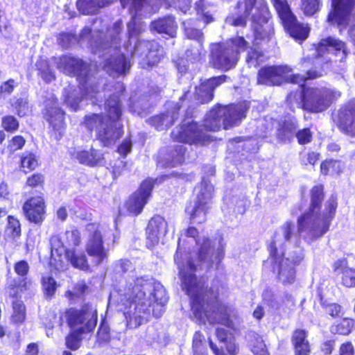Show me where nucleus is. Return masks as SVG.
<instances>
[{
  "label": "nucleus",
  "instance_id": "31",
  "mask_svg": "<svg viewBox=\"0 0 355 355\" xmlns=\"http://www.w3.org/2000/svg\"><path fill=\"white\" fill-rule=\"evenodd\" d=\"M256 0H239L237 4V17L229 16L226 18V24L234 26H245L246 18L250 15Z\"/></svg>",
  "mask_w": 355,
  "mask_h": 355
},
{
  "label": "nucleus",
  "instance_id": "30",
  "mask_svg": "<svg viewBox=\"0 0 355 355\" xmlns=\"http://www.w3.org/2000/svg\"><path fill=\"white\" fill-rule=\"evenodd\" d=\"M50 242L51 245L56 249L66 247L74 248L80 243V234L76 229L67 230L60 234L51 236Z\"/></svg>",
  "mask_w": 355,
  "mask_h": 355
},
{
  "label": "nucleus",
  "instance_id": "48",
  "mask_svg": "<svg viewBox=\"0 0 355 355\" xmlns=\"http://www.w3.org/2000/svg\"><path fill=\"white\" fill-rule=\"evenodd\" d=\"M322 6V0H301L300 9L306 17H312L318 13Z\"/></svg>",
  "mask_w": 355,
  "mask_h": 355
},
{
  "label": "nucleus",
  "instance_id": "40",
  "mask_svg": "<svg viewBox=\"0 0 355 355\" xmlns=\"http://www.w3.org/2000/svg\"><path fill=\"white\" fill-rule=\"evenodd\" d=\"M64 254L67 259L74 268L82 270L87 269V260L83 252H79L75 248H67L64 250Z\"/></svg>",
  "mask_w": 355,
  "mask_h": 355
},
{
  "label": "nucleus",
  "instance_id": "3",
  "mask_svg": "<svg viewBox=\"0 0 355 355\" xmlns=\"http://www.w3.org/2000/svg\"><path fill=\"white\" fill-rule=\"evenodd\" d=\"M323 199V187H314L311 190V203L307 212L298 218L299 230L306 236L321 237L329 228L337 207L336 199L331 196L326 202L322 214L319 213L320 203Z\"/></svg>",
  "mask_w": 355,
  "mask_h": 355
},
{
  "label": "nucleus",
  "instance_id": "35",
  "mask_svg": "<svg viewBox=\"0 0 355 355\" xmlns=\"http://www.w3.org/2000/svg\"><path fill=\"white\" fill-rule=\"evenodd\" d=\"M19 166L21 171L27 174L37 169L40 166V163L35 153L26 151L19 155Z\"/></svg>",
  "mask_w": 355,
  "mask_h": 355
},
{
  "label": "nucleus",
  "instance_id": "10",
  "mask_svg": "<svg viewBox=\"0 0 355 355\" xmlns=\"http://www.w3.org/2000/svg\"><path fill=\"white\" fill-rule=\"evenodd\" d=\"M292 69L285 65L269 66L259 69L257 75V83L268 86L280 85L284 82L300 84L306 80L315 79L322 76V72L315 69H309L306 75H289Z\"/></svg>",
  "mask_w": 355,
  "mask_h": 355
},
{
  "label": "nucleus",
  "instance_id": "49",
  "mask_svg": "<svg viewBox=\"0 0 355 355\" xmlns=\"http://www.w3.org/2000/svg\"><path fill=\"white\" fill-rule=\"evenodd\" d=\"M6 231L12 239L19 238L21 235V227L19 220L12 215L7 216Z\"/></svg>",
  "mask_w": 355,
  "mask_h": 355
},
{
  "label": "nucleus",
  "instance_id": "28",
  "mask_svg": "<svg viewBox=\"0 0 355 355\" xmlns=\"http://www.w3.org/2000/svg\"><path fill=\"white\" fill-rule=\"evenodd\" d=\"M338 125L346 135L355 137V100L349 102L339 111Z\"/></svg>",
  "mask_w": 355,
  "mask_h": 355
},
{
  "label": "nucleus",
  "instance_id": "29",
  "mask_svg": "<svg viewBox=\"0 0 355 355\" xmlns=\"http://www.w3.org/2000/svg\"><path fill=\"white\" fill-rule=\"evenodd\" d=\"M64 315L66 322L71 330L84 328L85 331H89V320H87V311L69 308L65 310Z\"/></svg>",
  "mask_w": 355,
  "mask_h": 355
},
{
  "label": "nucleus",
  "instance_id": "12",
  "mask_svg": "<svg viewBox=\"0 0 355 355\" xmlns=\"http://www.w3.org/2000/svg\"><path fill=\"white\" fill-rule=\"evenodd\" d=\"M299 236H302L307 241H313L318 237L311 238L306 236L305 233L299 230V223L297 222V228L293 222L286 221L275 232L272 241L269 245V250L271 257L277 255V249H284L287 243H296Z\"/></svg>",
  "mask_w": 355,
  "mask_h": 355
},
{
  "label": "nucleus",
  "instance_id": "52",
  "mask_svg": "<svg viewBox=\"0 0 355 355\" xmlns=\"http://www.w3.org/2000/svg\"><path fill=\"white\" fill-rule=\"evenodd\" d=\"M12 108L15 110L16 115L20 118L27 116L29 111V103L27 98H18L11 103Z\"/></svg>",
  "mask_w": 355,
  "mask_h": 355
},
{
  "label": "nucleus",
  "instance_id": "32",
  "mask_svg": "<svg viewBox=\"0 0 355 355\" xmlns=\"http://www.w3.org/2000/svg\"><path fill=\"white\" fill-rule=\"evenodd\" d=\"M46 181L45 174L34 172L26 177L24 188L28 190L30 196H35L45 190Z\"/></svg>",
  "mask_w": 355,
  "mask_h": 355
},
{
  "label": "nucleus",
  "instance_id": "11",
  "mask_svg": "<svg viewBox=\"0 0 355 355\" xmlns=\"http://www.w3.org/2000/svg\"><path fill=\"white\" fill-rule=\"evenodd\" d=\"M44 120L49 125V135L51 138L59 141L65 133L67 123L66 112L59 106L58 100L52 98L44 105L42 111Z\"/></svg>",
  "mask_w": 355,
  "mask_h": 355
},
{
  "label": "nucleus",
  "instance_id": "53",
  "mask_svg": "<svg viewBox=\"0 0 355 355\" xmlns=\"http://www.w3.org/2000/svg\"><path fill=\"white\" fill-rule=\"evenodd\" d=\"M354 322L352 319L343 318L340 322L333 325L331 332L341 335H348L352 330Z\"/></svg>",
  "mask_w": 355,
  "mask_h": 355
},
{
  "label": "nucleus",
  "instance_id": "24",
  "mask_svg": "<svg viewBox=\"0 0 355 355\" xmlns=\"http://www.w3.org/2000/svg\"><path fill=\"white\" fill-rule=\"evenodd\" d=\"M262 296L264 304L274 313H286L295 306L294 297L287 293L282 296H277L271 289L266 288Z\"/></svg>",
  "mask_w": 355,
  "mask_h": 355
},
{
  "label": "nucleus",
  "instance_id": "33",
  "mask_svg": "<svg viewBox=\"0 0 355 355\" xmlns=\"http://www.w3.org/2000/svg\"><path fill=\"white\" fill-rule=\"evenodd\" d=\"M150 28L159 33L166 34L170 37H175L177 33L178 26L175 18L168 16L153 21L150 24Z\"/></svg>",
  "mask_w": 355,
  "mask_h": 355
},
{
  "label": "nucleus",
  "instance_id": "43",
  "mask_svg": "<svg viewBox=\"0 0 355 355\" xmlns=\"http://www.w3.org/2000/svg\"><path fill=\"white\" fill-rule=\"evenodd\" d=\"M41 285L44 296L46 300H51L55 297L58 284L51 275L43 276L41 278Z\"/></svg>",
  "mask_w": 355,
  "mask_h": 355
},
{
  "label": "nucleus",
  "instance_id": "27",
  "mask_svg": "<svg viewBox=\"0 0 355 355\" xmlns=\"http://www.w3.org/2000/svg\"><path fill=\"white\" fill-rule=\"evenodd\" d=\"M168 232V224L161 216L153 217L148 222L146 228V245L152 248L157 245L159 239L164 237Z\"/></svg>",
  "mask_w": 355,
  "mask_h": 355
},
{
  "label": "nucleus",
  "instance_id": "47",
  "mask_svg": "<svg viewBox=\"0 0 355 355\" xmlns=\"http://www.w3.org/2000/svg\"><path fill=\"white\" fill-rule=\"evenodd\" d=\"M130 63L126 58L123 55L120 54L109 62L107 70L110 69L116 74L121 75L125 73L126 71L130 69Z\"/></svg>",
  "mask_w": 355,
  "mask_h": 355
},
{
  "label": "nucleus",
  "instance_id": "56",
  "mask_svg": "<svg viewBox=\"0 0 355 355\" xmlns=\"http://www.w3.org/2000/svg\"><path fill=\"white\" fill-rule=\"evenodd\" d=\"M110 328L107 324L103 322L97 332V341L96 343L99 346L107 343L110 341Z\"/></svg>",
  "mask_w": 355,
  "mask_h": 355
},
{
  "label": "nucleus",
  "instance_id": "55",
  "mask_svg": "<svg viewBox=\"0 0 355 355\" xmlns=\"http://www.w3.org/2000/svg\"><path fill=\"white\" fill-rule=\"evenodd\" d=\"M263 53L256 49H250L246 57V62L250 67H256L263 61Z\"/></svg>",
  "mask_w": 355,
  "mask_h": 355
},
{
  "label": "nucleus",
  "instance_id": "21",
  "mask_svg": "<svg viewBox=\"0 0 355 355\" xmlns=\"http://www.w3.org/2000/svg\"><path fill=\"white\" fill-rule=\"evenodd\" d=\"M153 186V179H147L142 182L138 190L130 197L125 204L130 214L137 216L142 211L151 195Z\"/></svg>",
  "mask_w": 355,
  "mask_h": 355
},
{
  "label": "nucleus",
  "instance_id": "17",
  "mask_svg": "<svg viewBox=\"0 0 355 355\" xmlns=\"http://www.w3.org/2000/svg\"><path fill=\"white\" fill-rule=\"evenodd\" d=\"M172 136L180 142L190 144L205 145L212 141V137L204 131L202 125L193 121L173 130Z\"/></svg>",
  "mask_w": 355,
  "mask_h": 355
},
{
  "label": "nucleus",
  "instance_id": "38",
  "mask_svg": "<svg viewBox=\"0 0 355 355\" xmlns=\"http://www.w3.org/2000/svg\"><path fill=\"white\" fill-rule=\"evenodd\" d=\"M218 107L212 108L206 115L203 127L205 130L210 132H216L220 129L223 126V119L220 114H218Z\"/></svg>",
  "mask_w": 355,
  "mask_h": 355
},
{
  "label": "nucleus",
  "instance_id": "8",
  "mask_svg": "<svg viewBox=\"0 0 355 355\" xmlns=\"http://www.w3.org/2000/svg\"><path fill=\"white\" fill-rule=\"evenodd\" d=\"M248 43L243 37H236L224 43L213 44L211 61L214 68L227 71L234 68L239 54L245 51Z\"/></svg>",
  "mask_w": 355,
  "mask_h": 355
},
{
  "label": "nucleus",
  "instance_id": "7",
  "mask_svg": "<svg viewBox=\"0 0 355 355\" xmlns=\"http://www.w3.org/2000/svg\"><path fill=\"white\" fill-rule=\"evenodd\" d=\"M60 64L64 69L76 76L80 95L75 90L68 92L64 97L66 105L76 112L80 108V103L89 94V71L86 64L82 60L64 55L60 60Z\"/></svg>",
  "mask_w": 355,
  "mask_h": 355
},
{
  "label": "nucleus",
  "instance_id": "15",
  "mask_svg": "<svg viewBox=\"0 0 355 355\" xmlns=\"http://www.w3.org/2000/svg\"><path fill=\"white\" fill-rule=\"evenodd\" d=\"M252 27L256 45L261 41L270 40L274 34L273 25L270 21V13L263 2L260 3L259 7L256 8V12L252 15Z\"/></svg>",
  "mask_w": 355,
  "mask_h": 355
},
{
  "label": "nucleus",
  "instance_id": "46",
  "mask_svg": "<svg viewBox=\"0 0 355 355\" xmlns=\"http://www.w3.org/2000/svg\"><path fill=\"white\" fill-rule=\"evenodd\" d=\"M88 289V286L85 281H79L73 286L72 290H68L65 292V297L70 302H74L78 299L85 297V293Z\"/></svg>",
  "mask_w": 355,
  "mask_h": 355
},
{
  "label": "nucleus",
  "instance_id": "54",
  "mask_svg": "<svg viewBox=\"0 0 355 355\" xmlns=\"http://www.w3.org/2000/svg\"><path fill=\"white\" fill-rule=\"evenodd\" d=\"M26 142V139L22 135H15L8 141L6 146L7 150L10 153H14L16 151L21 150L25 146Z\"/></svg>",
  "mask_w": 355,
  "mask_h": 355
},
{
  "label": "nucleus",
  "instance_id": "59",
  "mask_svg": "<svg viewBox=\"0 0 355 355\" xmlns=\"http://www.w3.org/2000/svg\"><path fill=\"white\" fill-rule=\"evenodd\" d=\"M58 42L62 47L67 49L71 46V44L76 40V36L70 33L62 32L60 33L58 38Z\"/></svg>",
  "mask_w": 355,
  "mask_h": 355
},
{
  "label": "nucleus",
  "instance_id": "4",
  "mask_svg": "<svg viewBox=\"0 0 355 355\" xmlns=\"http://www.w3.org/2000/svg\"><path fill=\"white\" fill-rule=\"evenodd\" d=\"M304 83L297 84L300 88L299 92L295 94L291 93L288 96L287 101L289 104L294 105L293 101L295 98L297 107H302L311 112H320L327 110L340 96V92L330 87L305 88Z\"/></svg>",
  "mask_w": 355,
  "mask_h": 355
},
{
  "label": "nucleus",
  "instance_id": "26",
  "mask_svg": "<svg viewBox=\"0 0 355 355\" xmlns=\"http://www.w3.org/2000/svg\"><path fill=\"white\" fill-rule=\"evenodd\" d=\"M227 78L225 75L212 77L196 87L193 96L196 103L204 104L212 101L214 89L225 83Z\"/></svg>",
  "mask_w": 355,
  "mask_h": 355
},
{
  "label": "nucleus",
  "instance_id": "44",
  "mask_svg": "<svg viewBox=\"0 0 355 355\" xmlns=\"http://www.w3.org/2000/svg\"><path fill=\"white\" fill-rule=\"evenodd\" d=\"M247 338L252 348V352L255 355H268L266 345L259 335L250 331L248 334Z\"/></svg>",
  "mask_w": 355,
  "mask_h": 355
},
{
  "label": "nucleus",
  "instance_id": "22",
  "mask_svg": "<svg viewBox=\"0 0 355 355\" xmlns=\"http://www.w3.org/2000/svg\"><path fill=\"white\" fill-rule=\"evenodd\" d=\"M275 260V265L273 267L274 272L277 273V278L284 285L292 284L295 280V265L298 264L302 259V255L296 258L292 257V261L289 258L276 257L273 256Z\"/></svg>",
  "mask_w": 355,
  "mask_h": 355
},
{
  "label": "nucleus",
  "instance_id": "42",
  "mask_svg": "<svg viewBox=\"0 0 355 355\" xmlns=\"http://www.w3.org/2000/svg\"><path fill=\"white\" fill-rule=\"evenodd\" d=\"M88 331H85L84 328L80 327L76 330H71L65 337L66 347L72 350L76 351L80 348L83 335Z\"/></svg>",
  "mask_w": 355,
  "mask_h": 355
},
{
  "label": "nucleus",
  "instance_id": "1",
  "mask_svg": "<svg viewBox=\"0 0 355 355\" xmlns=\"http://www.w3.org/2000/svg\"><path fill=\"white\" fill-rule=\"evenodd\" d=\"M180 275L182 288L186 291L191 300V311L199 322H205L207 320L209 323H219L227 327L235 328L239 319L234 311L216 300V294L211 289L205 286L203 277L197 279L193 272L197 266L193 261H189L187 266L179 263Z\"/></svg>",
  "mask_w": 355,
  "mask_h": 355
},
{
  "label": "nucleus",
  "instance_id": "16",
  "mask_svg": "<svg viewBox=\"0 0 355 355\" xmlns=\"http://www.w3.org/2000/svg\"><path fill=\"white\" fill-rule=\"evenodd\" d=\"M214 187L206 181L201 182L194 205L188 206L186 212L193 223H202L206 220L207 205L213 197Z\"/></svg>",
  "mask_w": 355,
  "mask_h": 355
},
{
  "label": "nucleus",
  "instance_id": "41",
  "mask_svg": "<svg viewBox=\"0 0 355 355\" xmlns=\"http://www.w3.org/2000/svg\"><path fill=\"white\" fill-rule=\"evenodd\" d=\"M198 20L189 19L183 22L184 33L189 40H193L199 42H203L204 36L200 29L198 28Z\"/></svg>",
  "mask_w": 355,
  "mask_h": 355
},
{
  "label": "nucleus",
  "instance_id": "45",
  "mask_svg": "<svg viewBox=\"0 0 355 355\" xmlns=\"http://www.w3.org/2000/svg\"><path fill=\"white\" fill-rule=\"evenodd\" d=\"M36 67L38 71V76L46 83H50L55 80V76L51 69L49 62L46 60L40 59L36 62Z\"/></svg>",
  "mask_w": 355,
  "mask_h": 355
},
{
  "label": "nucleus",
  "instance_id": "50",
  "mask_svg": "<svg viewBox=\"0 0 355 355\" xmlns=\"http://www.w3.org/2000/svg\"><path fill=\"white\" fill-rule=\"evenodd\" d=\"M178 118V114L173 112L171 116L168 114H164L161 116H155L152 121L157 125V129L163 130L164 128H168L172 125L175 120Z\"/></svg>",
  "mask_w": 355,
  "mask_h": 355
},
{
  "label": "nucleus",
  "instance_id": "57",
  "mask_svg": "<svg viewBox=\"0 0 355 355\" xmlns=\"http://www.w3.org/2000/svg\"><path fill=\"white\" fill-rule=\"evenodd\" d=\"M123 6L130 5V9L131 12L134 10L135 12V15H137V12L141 11L143 8H146L147 3L146 0H120Z\"/></svg>",
  "mask_w": 355,
  "mask_h": 355
},
{
  "label": "nucleus",
  "instance_id": "19",
  "mask_svg": "<svg viewBox=\"0 0 355 355\" xmlns=\"http://www.w3.org/2000/svg\"><path fill=\"white\" fill-rule=\"evenodd\" d=\"M161 55L159 44L155 41H138L132 53L134 58H139L142 60L139 62L142 68H145L146 65L154 66L159 61Z\"/></svg>",
  "mask_w": 355,
  "mask_h": 355
},
{
  "label": "nucleus",
  "instance_id": "51",
  "mask_svg": "<svg viewBox=\"0 0 355 355\" xmlns=\"http://www.w3.org/2000/svg\"><path fill=\"white\" fill-rule=\"evenodd\" d=\"M1 125L4 131L13 134L19 128V122L13 115L7 114L1 118Z\"/></svg>",
  "mask_w": 355,
  "mask_h": 355
},
{
  "label": "nucleus",
  "instance_id": "6",
  "mask_svg": "<svg viewBox=\"0 0 355 355\" xmlns=\"http://www.w3.org/2000/svg\"><path fill=\"white\" fill-rule=\"evenodd\" d=\"M199 232L194 227H188L184 232H182L178 243V250L181 245H184L187 239L193 241L196 244L200 245L198 254V261L201 268H210L214 265L218 266L224 257V245L220 239L216 246L215 242H212L209 239L204 238L202 243H200V239L198 236Z\"/></svg>",
  "mask_w": 355,
  "mask_h": 355
},
{
  "label": "nucleus",
  "instance_id": "14",
  "mask_svg": "<svg viewBox=\"0 0 355 355\" xmlns=\"http://www.w3.org/2000/svg\"><path fill=\"white\" fill-rule=\"evenodd\" d=\"M24 218L30 223L40 226L46 218L47 203L44 192L29 196L22 205Z\"/></svg>",
  "mask_w": 355,
  "mask_h": 355
},
{
  "label": "nucleus",
  "instance_id": "23",
  "mask_svg": "<svg viewBox=\"0 0 355 355\" xmlns=\"http://www.w3.org/2000/svg\"><path fill=\"white\" fill-rule=\"evenodd\" d=\"M224 129H229L239 125L245 118L249 107L246 103L231 105L228 106H218Z\"/></svg>",
  "mask_w": 355,
  "mask_h": 355
},
{
  "label": "nucleus",
  "instance_id": "25",
  "mask_svg": "<svg viewBox=\"0 0 355 355\" xmlns=\"http://www.w3.org/2000/svg\"><path fill=\"white\" fill-rule=\"evenodd\" d=\"M318 55L323 57L331 54L336 57V60L343 62L347 55V49L344 42L333 37L322 39L316 49Z\"/></svg>",
  "mask_w": 355,
  "mask_h": 355
},
{
  "label": "nucleus",
  "instance_id": "58",
  "mask_svg": "<svg viewBox=\"0 0 355 355\" xmlns=\"http://www.w3.org/2000/svg\"><path fill=\"white\" fill-rule=\"evenodd\" d=\"M295 135L297 141L301 145L309 144L312 141L313 132L309 128H303L298 132H295Z\"/></svg>",
  "mask_w": 355,
  "mask_h": 355
},
{
  "label": "nucleus",
  "instance_id": "64",
  "mask_svg": "<svg viewBox=\"0 0 355 355\" xmlns=\"http://www.w3.org/2000/svg\"><path fill=\"white\" fill-rule=\"evenodd\" d=\"M128 29L130 37H132L140 34L143 28L141 24L136 23L135 17H133L132 21L128 24Z\"/></svg>",
  "mask_w": 355,
  "mask_h": 355
},
{
  "label": "nucleus",
  "instance_id": "5",
  "mask_svg": "<svg viewBox=\"0 0 355 355\" xmlns=\"http://www.w3.org/2000/svg\"><path fill=\"white\" fill-rule=\"evenodd\" d=\"M107 116L100 115L90 116V124L97 121L100 123L101 130L98 131V137L105 146H110L115 143L123 134V125L119 122L121 116L120 100L118 95H112L105 103Z\"/></svg>",
  "mask_w": 355,
  "mask_h": 355
},
{
  "label": "nucleus",
  "instance_id": "2",
  "mask_svg": "<svg viewBox=\"0 0 355 355\" xmlns=\"http://www.w3.org/2000/svg\"><path fill=\"white\" fill-rule=\"evenodd\" d=\"M134 284L128 292H113L109 299V305L117 302L130 329L137 328L149 319L154 304L162 308L168 301L165 288L153 278L137 277Z\"/></svg>",
  "mask_w": 355,
  "mask_h": 355
},
{
  "label": "nucleus",
  "instance_id": "61",
  "mask_svg": "<svg viewBox=\"0 0 355 355\" xmlns=\"http://www.w3.org/2000/svg\"><path fill=\"white\" fill-rule=\"evenodd\" d=\"M17 84L12 78H10L6 81L3 82L0 85V94L1 95H10L11 94Z\"/></svg>",
  "mask_w": 355,
  "mask_h": 355
},
{
  "label": "nucleus",
  "instance_id": "62",
  "mask_svg": "<svg viewBox=\"0 0 355 355\" xmlns=\"http://www.w3.org/2000/svg\"><path fill=\"white\" fill-rule=\"evenodd\" d=\"M343 284L347 287L355 286V270L347 268L343 271Z\"/></svg>",
  "mask_w": 355,
  "mask_h": 355
},
{
  "label": "nucleus",
  "instance_id": "63",
  "mask_svg": "<svg viewBox=\"0 0 355 355\" xmlns=\"http://www.w3.org/2000/svg\"><path fill=\"white\" fill-rule=\"evenodd\" d=\"M187 56L191 58V60H199L202 55H205V51L202 46V42H199L196 48L188 49L186 51Z\"/></svg>",
  "mask_w": 355,
  "mask_h": 355
},
{
  "label": "nucleus",
  "instance_id": "18",
  "mask_svg": "<svg viewBox=\"0 0 355 355\" xmlns=\"http://www.w3.org/2000/svg\"><path fill=\"white\" fill-rule=\"evenodd\" d=\"M14 270L20 277V279L7 286L6 289L9 293L10 297H17L18 291L21 293L31 291L35 286L33 279L27 277L30 266L26 260L22 259L16 261L14 263Z\"/></svg>",
  "mask_w": 355,
  "mask_h": 355
},
{
  "label": "nucleus",
  "instance_id": "34",
  "mask_svg": "<svg viewBox=\"0 0 355 355\" xmlns=\"http://www.w3.org/2000/svg\"><path fill=\"white\" fill-rule=\"evenodd\" d=\"M277 123V139L282 143L291 142L295 136L297 125L292 120L275 121Z\"/></svg>",
  "mask_w": 355,
  "mask_h": 355
},
{
  "label": "nucleus",
  "instance_id": "60",
  "mask_svg": "<svg viewBox=\"0 0 355 355\" xmlns=\"http://www.w3.org/2000/svg\"><path fill=\"white\" fill-rule=\"evenodd\" d=\"M274 123L266 119L259 122L258 128L260 130L257 132V136L261 138H266L270 133Z\"/></svg>",
  "mask_w": 355,
  "mask_h": 355
},
{
  "label": "nucleus",
  "instance_id": "13",
  "mask_svg": "<svg viewBox=\"0 0 355 355\" xmlns=\"http://www.w3.org/2000/svg\"><path fill=\"white\" fill-rule=\"evenodd\" d=\"M284 28L290 35L297 40H304L309 34V31L303 24L297 21L286 0H272Z\"/></svg>",
  "mask_w": 355,
  "mask_h": 355
},
{
  "label": "nucleus",
  "instance_id": "37",
  "mask_svg": "<svg viewBox=\"0 0 355 355\" xmlns=\"http://www.w3.org/2000/svg\"><path fill=\"white\" fill-rule=\"evenodd\" d=\"M21 292L18 291L17 297H12L14 300L12 302V313L10 319L13 324L19 325L22 324L26 317V306L21 300Z\"/></svg>",
  "mask_w": 355,
  "mask_h": 355
},
{
  "label": "nucleus",
  "instance_id": "36",
  "mask_svg": "<svg viewBox=\"0 0 355 355\" xmlns=\"http://www.w3.org/2000/svg\"><path fill=\"white\" fill-rule=\"evenodd\" d=\"M307 336L304 330H295L292 336V341L295 346L296 355H309L310 352V347L308 340L306 339Z\"/></svg>",
  "mask_w": 355,
  "mask_h": 355
},
{
  "label": "nucleus",
  "instance_id": "9",
  "mask_svg": "<svg viewBox=\"0 0 355 355\" xmlns=\"http://www.w3.org/2000/svg\"><path fill=\"white\" fill-rule=\"evenodd\" d=\"M114 235L106 225L90 224V270L100 268L108 258Z\"/></svg>",
  "mask_w": 355,
  "mask_h": 355
},
{
  "label": "nucleus",
  "instance_id": "39",
  "mask_svg": "<svg viewBox=\"0 0 355 355\" xmlns=\"http://www.w3.org/2000/svg\"><path fill=\"white\" fill-rule=\"evenodd\" d=\"M185 148L183 145H177L172 148L164 157L166 167H175L184 160Z\"/></svg>",
  "mask_w": 355,
  "mask_h": 355
},
{
  "label": "nucleus",
  "instance_id": "20",
  "mask_svg": "<svg viewBox=\"0 0 355 355\" xmlns=\"http://www.w3.org/2000/svg\"><path fill=\"white\" fill-rule=\"evenodd\" d=\"M354 5L355 0H331L333 10L328 15L327 21L342 28L348 26Z\"/></svg>",
  "mask_w": 355,
  "mask_h": 355
}]
</instances>
